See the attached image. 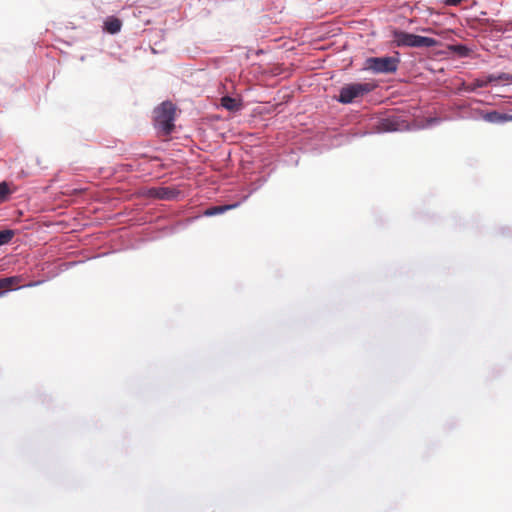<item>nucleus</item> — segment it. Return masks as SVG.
<instances>
[{
    "mask_svg": "<svg viewBox=\"0 0 512 512\" xmlns=\"http://www.w3.org/2000/svg\"><path fill=\"white\" fill-rule=\"evenodd\" d=\"M401 63V54L399 51L393 55L369 56L364 60L362 70L368 71L373 75H391L395 74Z\"/></svg>",
    "mask_w": 512,
    "mask_h": 512,
    "instance_id": "obj_4",
    "label": "nucleus"
},
{
    "mask_svg": "<svg viewBox=\"0 0 512 512\" xmlns=\"http://www.w3.org/2000/svg\"><path fill=\"white\" fill-rule=\"evenodd\" d=\"M426 11L428 12V14H429L430 16H431V15L436 14V13H435V11H434L432 8H430V7H428V8L426 9Z\"/></svg>",
    "mask_w": 512,
    "mask_h": 512,
    "instance_id": "obj_25",
    "label": "nucleus"
},
{
    "mask_svg": "<svg viewBox=\"0 0 512 512\" xmlns=\"http://www.w3.org/2000/svg\"><path fill=\"white\" fill-rule=\"evenodd\" d=\"M89 240H88V243L87 245H92V246H95L98 244V241L101 240L102 238V233L99 232V233H93L89 236Z\"/></svg>",
    "mask_w": 512,
    "mask_h": 512,
    "instance_id": "obj_19",
    "label": "nucleus"
},
{
    "mask_svg": "<svg viewBox=\"0 0 512 512\" xmlns=\"http://www.w3.org/2000/svg\"><path fill=\"white\" fill-rule=\"evenodd\" d=\"M275 170L276 164L272 160H254L251 164V167L244 168V179L246 181V186L244 190H248V192L246 194H243L238 201L231 202L228 204H220L205 209L202 215L205 217L218 216L224 214L229 210L239 207L254 192L260 189L267 182V180Z\"/></svg>",
    "mask_w": 512,
    "mask_h": 512,
    "instance_id": "obj_1",
    "label": "nucleus"
},
{
    "mask_svg": "<svg viewBox=\"0 0 512 512\" xmlns=\"http://www.w3.org/2000/svg\"><path fill=\"white\" fill-rule=\"evenodd\" d=\"M390 37L391 43L395 47L414 48L415 33L392 27Z\"/></svg>",
    "mask_w": 512,
    "mask_h": 512,
    "instance_id": "obj_7",
    "label": "nucleus"
},
{
    "mask_svg": "<svg viewBox=\"0 0 512 512\" xmlns=\"http://www.w3.org/2000/svg\"><path fill=\"white\" fill-rule=\"evenodd\" d=\"M17 280V276H3L0 278V298L20 288V286L12 287V284L17 282Z\"/></svg>",
    "mask_w": 512,
    "mask_h": 512,
    "instance_id": "obj_14",
    "label": "nucleus"
},
{
    "mask_svg": "<svg viewBox=\"0 0 512 512\" xmlns=\"http://www.w3.org/2000/svg\"><path fill=\"white\" fill-rule=\"evenodd\" d=\"M471 118L474 120H483L487 123L502 125L512 122V114L496 109L472 108Z\"/></svg>",
    "mask_w": 512,
    "mask_h": 512,
    "instance_id": "obj_6",
    "label": "nucleus"
},
{
    "mask_svg": "<svg viewBox=\"0 0 512 512\" xmlns=\"http://www.w3.org/2000/svg\"><path fill=\"white\" fill-rule=\"evenodd\" d=\"M122 27L123 21L115 15L106 16L103 20L102 30L106 34L117 35L121 32Z\"/></svg>",
    "mask_w": 512,
    "mask_h": 512,
    "instance_id": "obj_12",
    "label": "nucleus"
},
{
    "mask_svg": "<svg viewBox=\"0 0 512 512\" xmlns=\"http://www.w3.org/2000/svg\"><path fill=\"white\" fill-rule=\"evenodd\" d=\"M418 30L421 32H427V33L431 31V29L428 27H421V28H418Z\"/></svg>",
    "mask_w": 512,
    "mask_h": 512,
    "instance_id": "obj_24",
    "label": "nucleus"
},
{
    "mask_svg": "<svg viewBox=\"0 0 512 512\" xmlns=\"http://www.w3.org/2000/svg\"><path fill=\"white\" fill-rule=\"evenodd\" d=\"M450 50L460 57H469L473 52L472 48L463 42H456L450 46Z\"/></svg>",
    "mask_w": 512,
    "mask_h": 512,
    "instance_id": "obj_15",
    "label": "nucleus"
},
{
    "mask_svg": "<svg viewBox=\"0 0 512 512\" xmlns=\"http://www.w3.org/2000/svg\"><path fill=\"white\" fill-rule=\"evenodd\" d=\"M440 45L441 41L434 37L415 34L414 48H434Z\"/></svg>",
    "mask_w": 512,
    "mask_h": 512,
    "instance_id": "obj_13",
    "label": "nucleus"
},
{
    "mask_svg": "<svg viewBox=\"0 0 512 512\" xmlns=\"http://www.w3.org/2000/svg\"><path fill=\"white\" fill-rule=\"evenodd\" d=\"M463 0H442V3L446 6H457L459 5Z\"/></svg>",
    "mask_w": 512,
    "mask_h": 512,
    "instance_id": "obj_21",
    "label": "nucleus"
},
{
    "mask_svg": "<svg viewBox=\"0 0 512 512\" xmlns=\"http://www.w3.org/2000/svg\"><path fill=\"white\" fill-rule=\"evenodd\" d=\"M87 254L84 259L81 260H72V261H64L58 265V271L54 274L55 276L58 275L61 272H64L70 268H73L74 266L84 263L86 260L96 259L100 257H104L112 253L113 251H104L97 253L95 250L90 249L86 251Z\"/></svg>",
    "mask_w": 512,
    "mask_h": 512,
    "instance_id": "obj_9",
    "label": "nucleus"
},
{
    "mask_svg": "<svg viewBox=\"0 0 512 512\" xmlns=\"http://www.w3.org/2000/svg\"><path fill=\"white\" fill-rule=\"evenodd\" d=\"M409 130L408 113L402 108H395L383 115L371 118V128L361 135L383 134Z\"/></svg>",
    "mask_w": 512,
    "mask_h": 512,
    "instance_id": "obj_2",
    "label": "nucleus"
},
{
    "mask_svg": "<svg viewBox=\"0 0 512 512\" xmlns=\"http://www.w3.org/2000/svg\"><path fill=\"white\" fill-rule=\"evenodd\" d=\"M69 25H71L70 26L71 29H75L76 28L72 23H69ZM66 27L69 28V26H66Z\"/></svg>",
    "mask_w": 512,
    "mask_h": 512,
    "instance_id": "obj_27",
    "label": "nucleus"
},
{
    "mask_svg": "<svg viewBox=\"0 0 512 512\" xmlns=\"http://www.w3.org/2000/svg\"><path fill=\"white\" fill-rule=\"evenodd\" d=\"M154 196L160 200L178 201L185 197V194L178 186H159L154 188Z\"/></svg>",
    "mask_w": 512,
    "mask_h": 512,
    "instance_id": "obj_8",
    "label": "nucleus"
},
{
    "mask_svg": "<svg viewBox=\"0 0 512 512\" xmlns=\"http://www.w3.org/2000/svg\"><path fill=\"white\" fill-rule=\"evenodd\" d=\"M377 87L375 80L369 82L352 81L344 83L338 89V94L333 96V100L343 105H353L362 101L367 95Z\"/></svg>",
    "mask_w": 512,
    "mask_h": 512,
    "instance_id": "obj_3",
    "label": "nucleus"
},
{
    "mask_svg": "<svg viewBox=\"0 0 512 512\" xmlns=\"http://www.w3.org/2000/svg\"><path fill=\"white\" fill-rule=\"evenodd\" d=\"M177 106L170 100L161 102L153 111V126L161 133L169 134L173 131L176 121Z\"/></svg>",
    "mask_w": 512,
    "mask_h": 512,
    "instance_id": "obj_5",
    "label": "nucleus"
},
{
    "mask_svg": "<svg viewBox=\"0 0 512 512\" xmlns=\"http://www.w3.org/2000/svg\"><path fill=\"white\" fill-rule=\"evenodd\" d=\"M486 85H512V74L507 72H493L484 76L481 86Z\"/></svg>",
    "mask_w": 512,
    "mask_h": 512,
    "instance_id": "obj_11",
    "label": "nucleus"
},
{
    "mask_svg": "<svg viewBox=\"0 0 512 512\" xmlns=\"http://www.w3.org/2000/svg\"><path fill=\"white\" fill-rule=\"evenodd\" d=\"M17 234L15 229L4 227L0 229V247L8 245L12 242L14 236Z\"/></svg>",
    "mask_w": 512,
    "mask_h": 512,
    "instance_id": "obj_16",
    "label": "nucleus"
},
{
    "mask_svg": "<svg viewBox=\"0 0 512 512\" xmlns=\"http://www.w3.org/2000/svg\"><path fill=\"white\" fill-rule=\"evenodd\" d=\"M282 161L284 163H286L287 165H292V166H297L298 163H299V156H298V153L294 152V151H290L289 153H287L284 158L282 159Z\"/></svg>",
    "mask_w": 512,
    "mask_h": 512,
    "instance_id": "obj_18",
    "label": "nucleus"
},
{
    "mask_svg": "<svg viewBox=\"0 0 512 512\" xmlns=\"http://www.w3.org/2000/svg\"><path fill=\"white\" fill-rule=\"evenodd\" d=\"M42 282H43V281H38V282H35V283H33V284H29L28 286H35V285H38V284H40V283H42Z\"/></svg>",
    "mask_w": 512,
    "mask_h": 512,
    "instance_id": "obj_26",
    "label": "nucleus"
},
{
    "mask_svg": "<svg viewBox=\"0 0 512 512\" xmlns=\"http://www.w3.org/2000/svg\"><path fill=\"white\" fill-rule=\"evenodd\" d=\"M219 107L236 114L244 108L243 98L241 96L224 95L220 98Z\"/></svg>",
    "mask_w": 512,
    "mask_h": 512,
    "instance_id": "obj_10",
    "label": "nucleus"
},
{
    "mask_svg": "<svg viewBox=\"0 0 512 512\" xmlns=\"http://www.w3.org/2000/svg\"><path fill=\"white\" fill-rule=\"evenodd\" d=\"M498 234L503 237H511L512 236V228L509 226H501L498 229Z\"/></svg>",
    "mask_w": 512,
    "mask_h": 512,
    "instance_id": "obj_20",
    "label": "nucleus"
},
{
    "mask_svg": "<svg viewBox=\"0 0 512 512\" xmlns=\"http://www.w3.org/2000/svg\"><path fill=\"white\" fill-rule=\"evenodd\" d=\"M442 120L440 118H437V117H432V118H429L428 119V126L432 127V126H435V125H438Z\"/></svg>",
    "mask_w": 512,
    "mask_h": 512,
    "instance_id": "obj_22",
    "label": "nucleus"
},
{
    "mask_svg": "<svg viewBox=\"0 0 512 512\" xmlns=\"http://www.w3.org/2000/svg\"><path fill=\"white\" fill-rule=\"evenodd\" d=\"M14 193L11 185L7 181H0V202L9 201Z\"/></svg>",
    "mask_w": 512,
    "mask_h": 512,
    "instance_id": "obj_17",
    "label": "nucleus"
},
{
    "mask_svg": "<svg viewBox=\"0 0 512 512\" xmlns=\"http://www.w3.org/2000/svg\"><path fill=\"white\" fill-rule=\"evenodd\" d=\"M90 38L89 36L85 37V39ZM84 37H73L71 41H64V43L68 46L72 45V43L83 40Z\"/></svg>",
    "mask_w": 512,
    "mask_h": 512,
    "instance_id": "obj_23",
    "label": "nucleus"
}]
</instances>
